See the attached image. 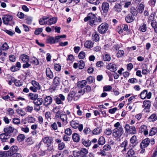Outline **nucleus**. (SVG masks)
Listing matches in <instances>:
<instances>
[{"mask_svg":"<svg viewBox=\"0 0 157 157\" xmlns=\"http://www.w3.org/2000/svg\"><path fill=\"white\" fill-rule=\"evenodd\" d=\"M114 126L115 128L113 130V135L115 137H120L122 133L123 129L119 122H118L115 124Z\"/></svg>","mask_w":157,"mask_h":157,"instance_id":"1","label":"nucleus"},{"mask_svg":"<svg viewBox=\"0 0 157 157\" xmlns=\"http://www.w3.org/2000/svg\"><path fill=\"white\" fill-rule=\"evenodd\" d=\"M42 141L44 143L46 144L47 146V150L48 151H51L53 149V147L52 145L53 139L50 136H47L42 139Z\"/></svg>","mask_w":157,"mask_h":157,"instance_id":"2","label":"nucleus"},{"mask_svg":"<svg viewBox=\"0 0 157 157\" xmlns=\"http://www.w3.org/2000/svg\"><path fill=\"white\" fill-rule=\"evenodd\" d=\"M125 132L132 135L135 134L137 133L136 127L133 126H130L129 124H126L124 127Z\"/></svg>","mask_w":157,"mask_h":157,"instance_id":"3","label":"nucleus"},{"mask_svg":"<svg viewBox=\"0 0 157 157\" xmlns=\"http://www.w3.org/2000/svg\"><path fill=\"white\" fill-rule=\"evenodd\" d=\"M71 126L73 128L75 129L78 128L79 131L81 132L83 129V125L82 124H79V122L78 121L73 120L70 122Z\"/></svg>","mask_w":157,"mask_h":157,"instance_id":"4","label":"nucleus"},{"mask_svg":"<svg viewBox=\"0 0 157 157\" xmlns=\"http://www.w3.org/2000/svg\"><path fill=\"white\" fill-rule=\"evenodd\" d=\"M109 28L108 24L106 23H103L101 24L98 28V31L101 34L105 33L108 30Z\"/></svg>","mask_w":157,"mask_h":157,"instance_id":"5","label":"nucleus"},{"mask_svg":"<svg viewBox=\"0 0 157 157\" xmlns=\"http://www.w3.org/2000/svg\"><path fill=\"white\" fill-rule=\"evenodd\" d=\"M32 84L33 86L30 87V89L34 92H37V90H40V86L39 83L35 80L32 81Z\"/></svg>","mask_w":157,"mask_h":157,"instance_id":"6","label":"nucleus"},{"mask_svg":"<svg viewBox=\"0 0 157 157\" xmlns=\"http://www.w3.org/2000/svg\"><path fill=\"white\" fill-rule=\"evenodd\" d=\"M140 96L142 99H144L146 98L150 99L151 97V93L150 92L148 93L147 90H144L141 92Z\"/></svg>","mask_w":157,"mask_h":157,"instance_id":"7","label":"nucleus"},{"mask_svg":"<svg viewBox=\"0 0 157 157\" xmlns=\"http://www.w3.org/2000/svg\"><path fill=\"white\" fill-rule=\"evenodd\" d=\"M65 97L62 94H60L58 96L55 97L54 100L58 105L63 104V101L65 100Z\"/></svg>","mask_w":157,"mask_h":157,"instance_id":"8","label":"nucleus"},{"mask_svg":"<svg viewBox=\"0 0 157 157\" xmlns=\"http://www.w3.org/2000/svg\"><path fill=\"white\" fill-rule=\"evenodd\" d=\"M52 111L55 114L54 119L59 121L61 115V112L59 109L57 107L54 108Z\"/></svg>","mask_w":157,"mask_h":157,"instance_id":"9","label":"nucleus"},{"mask_svg":"<svg viewBox=\"0 0 157 157\" xmlns=\"http://www.w3.org/2000/svg\"><path fill=\"white\" fill-rule=\"evenodd\" d=\"M13 17L11 15H5L2 17L3 23L6 25H8L10 21L12 20Z\"/></svg>","mask_w":157,"mask_h":157,"instance_id":"10","label":"nucleus"},{"mask_svg":"<svg viewBox=\"0 0 157 157\" xmlns=\"http://www.w3.org/2000/svg\"><path fill=\"white\" fill-rule=\"evenodd\" d=\"M52 98L51 97L48 96L45 97L44 98V105L45 107H48L51 104L52 102Z\"/></svg>","mask_w":157,"mask_h":157,"instance_id":"11","label":"nucleus"},{"mask_svg":"<svg viewBox=\"0 0 157 157\" xmlns=\"http://www.w3.org/2000/svg\"><path fill=\"white\" fill-rule=\"evenodd\" d=\"M150 142V139L148 138H146L143 140L140 144V146L141 149L147 147Z\"/></svg>","mask_w":157,"mask_h":157,"instance_id":"12","label":"nucleus"},{"mask_svg":"<svg viewBox=\"0 0 157 157\" xmlns=\"http://www.w3.org/2000/svg\"><path fill=\"white\" fill-rule=\"evenodd\" d=\"M139 132L140 133H144L145 135H148V130L147 129V126L145 125H141L139 128Z\"/></svg>","mask_w":157,"mask_h":157,"instance_id":"13","label":"nucleus"},{"mask_svg":"<svg viewBox=\"0 0 157 157\" xmlns=\"http://www.w3.org/2000/svg\"><path fill=\"white\" fill-rule=\"evenodd\" d=\"M106 68L112 72H115L117 70V66L113 63H110L106 66Z\"/></svg>","mask_w":157,"mask_h":157,"instance_id":"14","label":"nucleus"},{"mask_svg":"<svg viewBox=\"0 0 157 157\" xmlns=\"http://www.w3.org/2000/svg\"><path fill=\"white\" fill-rule=\"evenodd\" d=\"M109 5L107 2H103L102 4V9L104 13H106L108 12L109 9Z\"/></svg>","mask_w":157,"mask_h":157,"instance_id":"15","label":"nucleus"},{"mask_svg":"<svg viewBox=\"0 0 157 157\" xmlns=\"http://www.w3.org/2000/svg\"><path fill=\"white\" fill-rule=\"evenodd\" d=\"M57 124H58V126L59 127H61L62 126V124L61 122L58 121L57 122H54L52 123L51 125V127L53 130H56L58 129Z\"/></svg>","mask_w":157,"mask_h":157,"instance_id":"16","label":"nucleus"},{"mask_svg":"<svg viewBox=\"0 0 157 157\" xmlns=\"http://www.w3.org/2000/svg\"><path fill=\"white\" fill-rule=\"evenodd\" d=\"M18 150V147L16 146H12L10 148L9 151H7L9 152L10 154V156L12 154L16 153Z\"/></svg>","mask_w":157,"mask_h":157,"instance_id":"17","label":"nucleus"},{"mask_svg":"<svg viewBox=\"0 0 157 157\" xmlns=\"http://www.w3.org/2000/svg\"><path fill=\"white\" fill-rule=\"evenodd\" d=\"M135 19L134 16L131 14H128L125 17L126 21L128 23H130L133 21Z\"/></svg>","mask_w":157,"mask_h":157,"instance_id":"18","label":"nucleus"},{"mask_svg":"<svg viewBox=\"0 0 157 157\" xmlns=\"http://www.w3.org/2000/svg\"><path fill=\"white\" fill-rule=\"evenodd\" d=\"M151 102L149 100H145L144 101L142 107L144 109H149L151 106Z\"/></svg>","mask_w":157,"mask_h":157,"instance_id":"19","label":"nucleus"},{"mask_svg":"<svg viewBox=\"0 0 157 157\" xmlns=\"http://www.w3.org/2000/svg\"><path fill=\"white\" fill-rule=\"evenodd\" d=\"M60 120L62 121L63 124H66L68 123L67 117L65 114L62 113L61 114Z\"/></svg>","mask_w":157,"mask_h":157,"instance_id":"20","label":"nucleus"},{"mask_svg":"<svg viewBox=\"0 0 157 157\" xmlns=\"http://www.w3.org/2000/svg\"><path fill=\"white\" fill-rule=\"evenodd\" d=\"M20 59L23 63L29 62V56L25 54L21 55L20 57Z\"/></svg>","mask_w":157,"mask_h":157,"instance_id":"21","label":"nucleus"},{"mask_svg":"<svg viewBox=\"0 0 157 157\" xmlns=\"http://www.w3.org/2000/svg\"><path fill=\"white\" fill-rule=\"evenodd\" d=\"M82 144L85 146L89 147L91 144V142L89 140H87L84 138L81 140Z\"/></svg>","mask_w":157,"mask_h":157,"instance_id":"22","label":"nucleus"},{"mask_svg":"<svg viewBox=\"0 0 157 157\" xmlns=\"http://www.w3.org/2000/svg\"><path fill=\"white\" fill-rule=\"evenodd\" d=\"M147 29V26L144 23H143L140 25L138 30L142 32H146Z\"/></svg>","mask_w":157,"mask_h":157,"instance_id":"23","label":"nucleus"},{"mask_svg":"<svg viewBox=\"0 0 157 157\" xmlns=\"http://www.w3.org/2000/svg\"><path fill=\"white\" fill-rule=\"evenodd\" d=\"M14 130V128L10 126H8L5 128L4 131L6 133L10 134L12 133Z\"/></svg>","mask_w":157,"mask_h":157,"instance_id":"24","label":"nucleus"},{"mask_svg":"<svg viewBox=\"0 0 157 157\" xmlns=\"http://www.w3.org/2000/svg\"><path fill=\"white\" fill-rule=\"evenodd\" d=\"M7 53L5 52H2L0 51V62L3 63L5 60L6 57Z\"/></svg>","mask_w":157,"mask_h":157,"instance_id":"25","label":"nucleus"},{"mask_svg":"<svg viewBox=\"0 0 157 157\" xmlns=\"http://www.w3.org/2000/svg\"><path fill=\"white\" fill-rule=\"evenodd\" d=\"M47 76L50 79H52L53 77V74L49 68H47L46 70Z\"/></svg>","mask_w":157,"mask_h":157,"instance_id":"26","label":"nucleus"},{"mask_svg":"<svg viewBox=\"0 0 157 157\" xmlns=\"http://www.w3.org/2000/svg\"><path fill=\"white\" fill-rule=\"evenodd\" d=\"M94 44L93 42L90 40H87L85 43L84 45L86 48H90L93 47Z\"/></svg>","mask_w":157,"mask_h":157,"instance_id":"27","label":"nucleus"},{"mask_svg":"<svg viewBox=\"0 0 157 157\" xmlns=\"http://www.w3.org/2000/svg\"><path fill=\"white\" fill-rule=\"evenodd\" d=\"M60 82V78L56 76L54 78L53 82L54 85L58 86L59 85Z\"/></svg>","mask_w":157,"mask_h":157,"instance_id":"28","label":"nucleus"},{"mask_svg":"<svg viewBox=\"0 0 157 157\" xmlns=\"http://www.w3.org/2000/svg\"><path fill=\"white\" fill-rule=\"evenodd\" d=\"M75 91H71L68 94L67 99L68 101H71L73 98L74 95H75Z\"/></svg>","mask_w":157,"mask_h":157,"instance_id":"29","label":"nucleus"},{"mask_svg":"<svg viewBox=\"0 0 157 157\" xmlns=\"http://www.w3.org/2000/svg\"><path fill=\"white\" fill-rule=\"evenodd\" d=\"M57 21V19L56 17H53L49 19L47 21V24L48 25H51L55 24Z\"/></svg>","mask_w":157,"mask_h":157,"instance_id":"30","label":"nucleus"},{"mask_svg":"<svg viewBox=\"0 0 157 157\" xmlns=\"http://www.w3.org/2000/svg\"><path fill=\"white\" fill-rule=\"evenodd\" d=\"M43 101L42 98H37L33 101V103L35 105H40L42 104Z\"/></svg>","mask_w":157,"mask_h":157,"instance_id":"31","label":"nucleus"},{"mask_svg":"<svg viewBox=\"0 0 157 157\" xmlns=\"http://www.w3.org/2000/svg\"><path fill=\"white\" fill-rule=\"evenodd\" d=\"M92 38L94 41H98L100 38L97 32L94 33L92 35Z\"/></svg>","mask_w":157,"mask_h":157,"instance_id":"32","label":"nucleus"},{"mask_svg":"<svg viewBox=\"0 0 157 157\" xmlns=\"http://www.w3.org/2000/svg\"><path fill=\"white\" fill-rule=\"evenodd\" d=\"M128 141L127 140H125L123 141L121 144V147L124 148V149L122 150V152L124 153V152H125L126 150V147L128 145Z\"/></svg>","mask_w":157,"mask_h":157,"instance_id":"33","label":"nucleus"},{"mask_svg":"<svg viewBox=\"0 0 157 157\" xmlns=\"http://www.w3.org/2000/svg\"><path fill=\"white\" fill-rule=\"evenodd\" d=\"M29 98L31 100H33V101L36 99L38 97V94H36L33 93H30L29 94Z\"/></svg>","mask_w":157,"mask_h":157,"instance_id":"34","label":"nucleus"},{"mask_svg":"<svg viewBox=\"0 0 157 157\" xmlns=\"http://www.w3.org/2000/svg\"><path fill=\"white\" fill-rule=\"evenodd\" d=\"M157 119V117L155 113L152 114L148 118V120L150 122H154L156 121Z\"/></svg>","mask_w":157,"mask_h":157,"instance_id":"35","label":"nucleus"},{"mask_svg":"<svg viewBox=\"0 0 157 157\" xmlns=\"http://www.w3.org/2000/svg\"><path fill=\"white\" fill-rule=\"evenodd\" d=\"M72 139L74 142H78L80 140V137L79 135L78 134L75 133L72 135Z\"/></svg>","mask_w":157,"mask_h":157,"instance_id":"36","label":"nucleus"},{"mask_svg":"<svg viewBox=\"0 0 157 157\" xmlns=\"http://www.w3.org/2000/svg\"><path fill=\"white\" fill-rule=\"evenodd\" d=\"M113 10L117 12H120L121 10V6L118 3L116 4L113 7Z\"/></svg>","mask_w":157,"mask_h":157,"instance_id":"37","label":"nucleus"},{"mask_svg":"<svg viewBox=\"0 0 157 157\" xmlns=\"http://www.w3.org/2000/svg\"><path fill=\"white\" fill-rule=\"evenodd\" d=\"M157 133V127H153L149 131V135L153 136Z\"/></svg>","mask_w":157,"mask_h":157,"instance_id":"38","label":"nucleus"},{"mask_svg":"<svg viewBox=\"0 0 157 157\" xmlns=\"http://www.w3.org/2000/svg\"><path fill=\"white\" fill-rule=\"evenodd\" d=\"M48 19V17H44L42 18H40V19L39 23L41 25H44L47 24V22L45 21V20Z\"/></svg>","mask_w":157,"mask_h":157,"instance_id":"39","label":"nucleus"},{"mask_svg":"<svg viewBox=\"0 0 157 157\" xmlns=\"http://www.w3.org/2000/svg\"><path fill=\"white\" fill-rule=\"evenodd\" d=\"M11 80L13 82H14L15 85L17 86H20L22 85V82L19 80L16 79L14 78H13Z\"/></svg>","mask_w":157,"mask_h":157,"instance_id":"40","label":"nucleus"},{"mask_svg":"<svg viewBox=\"0 0 157 157\" xmlns=\"http://www.w3.org/2000/svg\"><path fill=\"white\" fill-rule=\"evenodd\" d=\"M103 59L106 61H109L111 60V57L109 55L107 54H104L102 56Z\"/></svg>","mask_w":157,"mask_h":157,"instance_id":"41","label":"nucleus"},{"mask_svg":"<svg viewBox=\"0 0 157 157\" xmlns=\"http://www.w3.org/2000/svg\"><path fill=\"white\" fill-rule=\"evenodd\" d=\"M10 154L7 151H1L0 152V157H8Z\"/></svg>","mask_w":157,"mask_h":157,"instance_id":"42","label":"nucleus"},{"mask_svg":"<svg viewBox=\"0 0 157 157\" xmlns=\"http://www.w3.org/2000/svg\"><path fill=\"white\" fill-rule=\"evenodd\" d=\"M7 136L6 135V133H3L0 135V139L2 142H6L8 139L7 138Z\"/></svg>","mask_w":157,"mask_h":157,"instance_id":"43","label":"nucleus"},{"mask_svg":"<svg viewBox=\"0 0 157 157\" xmlns=\"http://www.w3.org/2000/svg\"><path fill=\"white\" fill-rule=\"evenodd\" d=\"M105 142V140L104 137L102 136L100 137L98 140V143L99 145H103L104 144Z\"/></svg>","mask_w":157,"mask_h":157,"instance_id":"44","label":"nucleus"},{"mask_svg":"<svg viewBox=\"0 0 157 157\" xmlns=\"http://www.w3.org/2000/svg\"><path fill=\"white\" fill-rule=\"evenodd\" d=\"M101 132V129L99 128H97L93 130L92 132L93 134L98 135Z\"/></svg>","mask_w":157,"mask_h":157,"instance_id":"45","label":"nucleus"},{"mask_svg":"<svg viewBox=\"0 0 157 157\" xmlns=\"http://www.w3.org/2000/svg\"><path fill=\"white\" fill-rule=\"evenodd\" d=\"M81 155H86L88 151L87 150L84 148H82L79 151Z\"/></svg>","mask_w":157,"mask_h":157,"instance_id":"46","label":"nucleus"},{"mask_svg":"<svg viewBox=\"0 0 157 157\" xmlns=\"http://www.w3.org/2000/svg\"><path fill=\"white\" fill-rule=\"evenodd\" d=\"M130 12L131 14L134 16H136L137 14V11L136 8L134 7H132L130 10Z\"/></svg>","mask_w":157,"mask_h":157,"instance_id":"47","label":"nucleus"},{"mask_svg":"<svg viewBox=\"0 0 157 157\" xmlns=\"http://www.w3.org/2000/svg\"><path fill=\"white\" fill-rule=\"evenodd\" d=\"M135 154L134 151L132 149L129 150L126 155L127 157H132Z\"/></svg>","mask_w":157,"mask_h":157,"instance_id":"48","label":"nucleus"},{"mask_svg":"<svg viewBox=\"0 0 157 157\" xmlns=\"http://www.w3.org/2000/svg\"><path fill=\"white\" fill-rule=\"evenodd\" d=\"M74 56L72 54H70L68 56L67 60L68 63H72L74 61Z\"/></svg>","mask_w":157,"mask_h":157,"instance_id":"49","label":"nucleus"},{"mask_svg":"<svg viewBox=\"0 0 157 157\" xmlns=\"http://www.w3.org/2000/svg\"><path fill=\"white\" fill-rule=\"evenodd\" d=\"M25 138V135L23 134L19 135L17 137V140L19 142L23 141Z\"/></svg>","mask_w":157,"mask_h":157,"instance_id":"50","label":"nucleus"},{"mask_svg":"<svg viewBox=\"0 0 157 157\" xmlns=\"http://www.w3.org/2000/svg\"><path fill=\"white\" fill-rule=\"evenodd\" d=\"M46 119L48 121H50L51 119V114L50 112H47L45 113Z\"/></svg>","mask_w":157,"mask_h":157,"instance_id":"51","label":"nucleus"},{"mask_svg":"<svg viewBox=\"0 0 157 157\" xmlns=\"http://www.w3.org/2000/svg\"><path fill=\"white\" fill-rule=\"evenodd\" d=\"M9 48V46L6 42L4 43L1 47V49L2 50L6 51Z\"/></svg>","mask_w":157,"mask_h":157,"instance_id":"52","label":"nucleus"},{"mask_svg":"<svg viewBox=\"0 0 157 157\" xmlns=\"http://www.w3.org/2000/svg\"><path fill=\"white\" fill-rule=\"evenodd\" d=\"M17 113L20 116H23L26 114L25 112L21 109H18L17 110Z\"/></svg>","mask_w":157,"mask_h":157,"instance_id":"53","label":"nucleus"},{"mask_svg":"<svg viewBox=\"0 0 157 157\" xmlns=\"http://www.w3.org/2000/svg\"><path fill=\"white\" fill-rule=\"evenodd\" d=\"M124 54V52L123 50H120L118 51L116 54V56L118 58H120L122 57Z\"/></svg>","mask_w":157,"mask_h":157,"instance_id":"54","label":"nucleus"},{"mask_svg":"<svg viewBox=\"0 0 157 157\" xmlns=\"http://www.w3.org/2000/svg\"><path fill=\"white\" fill-rule=\"evenodd\" d=\"M144 6L143 4H140L138 8V11L139 13H142L144 9Z\"/></svg>","mask_w":157,"mask_h":157,"instance_id":"55","label":"nucleus"},{"mask_svg":"<svg viewBox=\"0 0 157 157\" xmlns=\"http://www.w3.org/2000/svg\"><path fill=\"white\" fill-rule=\"evenodd\" d=\"M85 66V63L83 61L81 60L79 62L78 67L79 69H83Z\"/></svg>","mask_w":157,"mask_h":157,"instance_id":"56","label":"nucleus"},{"mask_svg":"<svg viewBox=\"0 0 157 157\" xmlns=\"http://www.w3.org/2000/svg\"><path fill=\"white\" fill-rule=\"evenodd\" d=\"M75 95H74L73 98V99L74 101L77 100L79 98L81 94H78V93H77V91H75Z\"/></svg>","mask_w":157,"mask_h":157,"instance_id":"57","label":"nucleus"},{"mask_svg":"<svg viewBox=\"0 0 157 157\" xmlns=\"http://www.w3.org/2000/svg\"><path fill=\"white\" fill-rule=\"evenodd\" d=\"M104 133L107 135L109 136L112 133V130L110 128H106L105 130Z\"/></svg>","mask_w":157,"mask_h":157,"instance_id":"58","label":"nucleus"},{"mask_svg":"<svg viewBox=\"0 0 157 157\" xmlns=\"http://www.w3.org/2000/svg\"><path fill=\"white\" fill-rule=\"evenodd\" d=\"M65 133L67 135L70 136L72 134V130L70 128H67L65 130Z\"/></svg>","mask_w":157,"mask_h":157,"instance_id":"59","label":"nucleus"},{"mask_svg":"<svg viewBox=\"0 0 157 157\" xmlns=\"http://www.w3.org/2000/svg\"><path fill=\"white\" fill-rule=\"evenodd\" d=\"M33 109V107L31 105H28L25 108V110L27 112L32 113Z\"/></svg>","mask_w":157,"mask_h":157,"instance_id":"60","label":"nucleus"},{"mask_svg":"<svg viewBox=\"0 0 157 157\" xmlns=\"http://www.w3.org/2000/svg\"><path fill=\"white\" fill-rule=\"evenodd\" d=\"M13 122L15 124H18L21 123L19 119L17 118H15L13 119Z\"/></svg>","mask_w":157,"mask_h":157,"instance_id":"61","label":"nucleus"},{"mask_svg":"<svg viewBox=\"0 0 157 157\" xmlns=\"http://www.w3.org/2000/svg\"><path fill=\"white\" fill-rule=\"evenodd\" d=\"M112 89V87L110 85L105 86L103 87V91H108L111 90Z\"/></svg>","mask_w":157,"mask_h":157,"instance_id":"62","label":"nucleus"},{"mask_svg":"<svg viewBox=\"0 0 157 157\" xmlns=\"http://www.w3.org/2000/svg\"><path fill=\"white\" fill-rule=\"evenodd\" d=\"M85 53L84 52H81L78 54V57L80 59H83L85 56Z\"/></svg>","mask_w":157,"mask_h":157,"instance_id":"63","label":"nucleus"},{"mask_svg":"<svg viewBox=\"0 0 157 157\" xmlns=\"http://www.w3.org/2000/svg\"><path fill=\"white\" fill-rule=\"evenodd\" d=\"M136 141V136H133L130 139V143L132 144L135 143Z\"/></svg>","mask_w":157,"mask_h":157,"instance_id":"64","label":"nucleus"}]
</instances>
